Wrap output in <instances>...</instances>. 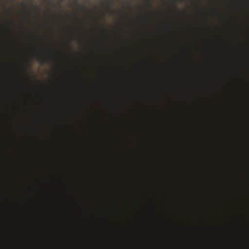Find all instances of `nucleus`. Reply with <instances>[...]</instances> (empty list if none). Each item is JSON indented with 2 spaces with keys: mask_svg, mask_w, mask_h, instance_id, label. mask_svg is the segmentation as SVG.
Here are the masks:
<instances>
[{
  "mask_svg": "<svg viewBox=\"0 0 249 249\" xmlns=\"http://www.w3.org/2000/svg\"><path fill=\"white\" fill-rule=\"evenodd\" d=\"M36 57L38 61H40L41 64H44L45 62V59L43 58L38 53L36 54Z\"/></svg>",
  "mask_w": 249,
  "mask_h": 249,
  "instance_id": "nucleus-1",
  "label": "nucleus"
}]
</instances>
